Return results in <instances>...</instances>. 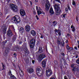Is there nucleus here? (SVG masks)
Masks as SVG:
<instances>
[{"label":"nucleus","mask_w":79,"mask_h":79,"mask_svg":"<svg viewBox=\"0 0 79 79\" xmlns=\"http://www.w3.org/2000/svg\"><path fill=\"white\" fill-rule=\"evenodd\" d=\"M50 7V4L48 0H46V3L45 4V10L47 11H48L49 10V8Z\"/></svg>","instance_id":"obj_6"},{"label":"nucleus","mask_w":79,"mask_h":79,"mask_svg":"<svg viewBox=\"0 0 79 79\" xmlns=\"http://www.w3.org/2000/svg\"><path fill=\"white\" fill-rule=\"evenodd\" d=\"M74 28V26L73 25H72L71 27V29H73V28Z\"/></svg>","instance_id":"obj_41"},{"label":"nucleus","mask_w":79,"mask_h":79,"mask_svg":"<svg viewBox=\"0 0 79 79\" xmlns=\"http://www.w3.org/2000/svg\"><path fill=\"white\" fill-rule=\"evenodd\" d=\"M19 73L20 76H24V73H23V72L21 70H20Z\"/></svg>","instance_id":"obj_24"},{"label":"nucleus","mask_w":79,"mask_h":79,"mask_svg":"<svg viewBox=\"0 0 79 79\" xmlns=\"http://www.w3.org/2000/svg\"><path fill=\"white\" fill-rule=\"evenodd\" d=\"M36 10H39V8H38V7L37 6H36Z\"/></svg>","instance_id":"obj_49"},{"label":"nucleus","mask_w":79,"mask_h":79,"mask_svg":"<svg viewBox=\"0 0 79 79\" xmlns=\"http://www.w3.org/2000/svg\"><path fill=\"white\" fill-rule=\"evenodd\" d=\"M62 15L63 16V18H64L66 16L65 15H66V14H62Z\"/></svg>","instance_id":"obj_40"},{"label":"nucleus","mask_w":79,"mask_h":79,"mask_svg":"<svg viewBox=\"0 0 79 79\" xmlns=\"http://www.w3.org/2000/svg\"><path fill=\"white\" fill-rule=\"evenodd\" d=\"M65 10L66 12L68 11V9L67 7L65 8Z\"/></svg>","instance_id":"obj_42"},{"label":"nucleus","mask_w":79,"mask_h":79,"mask_svg":"<svg viewBox=\"0 0 79 79\" xmlns=\"http://www.w3.org/2000/svg\"><path fill=\"white\" fill-rule=\"evenodd\" d=\"M31 34L33 36H35L36 35V32L34 30H32L31 31Z\"/></svg>","instance_id":"obj_20"},{"label":"nucleus","mask_w":79,"mask_h":79,"mask_svg":"<svg viewBox=\"0 0 79 79\" xmlns=\"http://www.w3.org/2000/svg\"><path fill=\"white\" fill-rule=\"evenodd\" d=\"M77 43H78V45H79V41H77Z\"/></svg>","instance_id":"obj_64"},{"label":"nucleus","mask_w":79,"mask_h":79,"mask_svg":"<svg viewBox=\"0 0 79 79\" xmlns=\"http://www.w3.org/2000/svg\"><path fill=\"white\" fill-rule=\"evenodd\" d=\"M52 24H53V26L55 27L57 24V22L56 21H55L52 22Z\"/></svg>","instance_id":"obj_26"},{"label":"nucleus","mask_w":79,"mask_h":79,"mask_svg":"<svg viewBox=\"0 0 79 79\" xmlns=\"http://www.w3.org/2000/svg\"><path fill=\"white\" fill-rule=\"evenodd\" d=\"M0 15H2V12H0Z\"/></svg>","instance_id":"obj_61"},{"label":"nucleus","mask_w":79,"mask_h":79,"mask_svg":"<svg viewBox=\"0 0 79 79\" xmlns=\"http://www.w3.org/2000/svg\"><path fill=\"white\" fill-rule=\"evenodd\" d=\"M9 17H10V16L8 15V16H7V17L6 18V19H8V18H9Z\"/></svg>","instance_id":"obj_58"},{"label":"nucleus","mask_w":79,"mask_h":79,"mask_svg":"<svg viewBox=\"0 0 79 79\" xmlns=\"http://www.w3.org/2000/svg\"><path fill=\"white\" fill-rule=\"evenodd\" d=\"M62 47H64V41H62Z\"/></svg>","instance_id":"obj_35"},{"label":"nucleus","mask_w":79,"mask_h":79,"mask_svg":"<svg viewBox=\"0 0 79 79\" xmlns=\"http://www.w3.org/2000/svg\"><path fill=\"white\" fill-rule=\"evenodd\" d=\"M7 35L9 37H11V36H12L13 34L12 33V32H11V30L9 29V30L7 31Z\"/></svg>","instance_id":"obj_11"},{"label":"nucleus","mask_w":79,"mask_h":79,"mask_svg":"<svg viewBox=\"0 0 79 79\" xmlns=\"http://www.w3.org/2000/svg\"><path fill=\"white\" fill-rule=\"evenodd\" d=\"M62 55H63V56H64V53H62Z\"/></svg>","instance_id":"obj_59"},{"label":"nucleus","mask_w":79,"mask_h":79,"mask_svg":"<svg viewBox=\"0 0 79 79\" xmlns=\"http://www.w3.org/2000/svg\"><path fill=\"white\" fill-rule=\"evenodd\" d=\"M68 8V10H69L70 11H71V8H70V7H69Z\"/></svg>","instance_id":"obj_52"},{"label":"nucleus","mask_w":79,"mask_h":79,"mask_svg":"<svg viewBox=\"0 0 79 79\" xmlns=\"http://www.w3.org/2000/svg\"><path fill=\"white\" fill-rule=\"evenodd\" d=\"M35 2H38V0H35Z\"/></svg>","instance_id":"obj_63"},{"label":"nucleus","mask_w":79,"mask_h":79,"mask_svg":"<svg viewBox=\"0 0 79 79\" xmlns=\"http://www.w3.org/2000/svg\"><path fill=\"white\" fill-rule=\"evenodd\" d=\"M1 63L2 64L3 68H5V64L3 63V62H2Z\"/></svg>","instance_id":"obj_30"},{"label":"nucleus","mask_w":79,"mask_h":79,"mask_svg":"<svg viewBox=\"0 0 79 79\" xmlns=\"http://www.w3.org/2000/svg\"><path fill=\"white\" fill-rule=\"evenodd\" d=\"M16 37H17V35H14L13 36L12 40L14 42H15V40H16Z\"/></svg>","instance_id":"obj_23"},{"label":"nucleus","mask_w":79,"mask_h":79,"mask_svg":"<svg viewBox=\"0 0 79 79\" xmlns=\"http://www.w3.org/2000/svg\"><path fill=\"white\" fill-rule=\"evenodd\" d=\"M14 57H16V56H17V55H16V53H15L14 54Z\"/></svg>","instance_id":"obj_44"},{"label":"nucleus","mask_w":79,"mask_h":79,"mask_svg":"<svg viewBox=\"0 0 79 79\" xmlns=\"http://www.w3.org/2000/svg\"><path fill=\"white\" fill-rule=\"evenodd\" d=\"M76 63L79 64V58H78L76 61Z\"/></svg>","instance_id":"obj_33"},{"label":"nucleus","mask_w":79,"mask_h":79,"mask_svg":"<svg viewBox=\"0 0 79 79\" xmlns=\"http://www.w3.org/2000/svg\"><path fill=\"white\" fill-rule=\"evenodd\" d=\"M46 58V54L44 53H42L39 56L38 60L39 61H42L43 59Z\"/></svg>","instance_id":"obj_4"},{"label":"nucleus","mask_w":79,"mask_h":79,"mask_svg":"<svg viewBox=\"0 0 79 79\" xmlns=\"http://www.w3.org/2000/svg\"><path fill=\"white\" fill-rule=\"evenodd\" d=\"M72 4L73 5H74L75 6L76 5V2L74 1V0L73 1Z\"/></svg>","instance_id":"obj_34"},{"label":"nucleus","mask_w":79,"mask_h":79,"mask_svg":"<svg viewBox=\"0 0 79 79\" xmlns=\"http://www.w3.org/2000/svg\"><path fill=\"white\" fill-rule=\"evenodd\" d=\"M76 71L77 72H79V68L78 67H77V68L76 67L75 71Z\"/></svg>","instance_id":"obj_29"},{"label":"nucleus","mask_w":79,"mask_h":79,"mask_svg":"<svg viewBox=\"0 0 79 79\" xmlns=\"http://www.w3.org/2000/svg\"><path fill=\"white\" fill-rule=\"evenodd\" d=\"M35 62V60H32V63H33V64H34Z\"/></svg>","instance_id":"obj_47"},{"label":"nucleus","mask_w":79,"mask_h":79,"mask_svg":"<svg viewBox=\"0 0 79 79\" xmlns=\"http://www.w3.org/2000/svg\"><path fill=\"white\" fill-rule=\"evenodd\" d=\"M20 13L21 15L22 16H25V15H26V12H25V11L23 9H21L20 10Z\"/></svg>","instance_id":"obj_10"},{"label":"nucleus","mask_w":79,"mask_h":79,"mask_svg":"<svg viewBox=\"0 0 79 79\" xmlns=\"http://www.w3.org/2000/svg\"><path fill=\"white\" fill-rule=\"evenodd\" d=\"M64 64L65 65H66V64H67V63H66V61H65V60L64 59Z\"/></svg>","instance_id":"obj_38"},{"label":"nucleus","mask_w":79,"mask_h":79,"mask_svg":"<svg viewBox=\"0 0 79 79\" xmlns=\"http://www.w3.org/2000/svg\"><path fill=\"white\" fill-rule=\"evenodd\" d=\"M10 7L12 9V10H13L14 12H17L18 10V7L14 4H13L11 5Z\"/></svg>","instance_id":"obj_5"},{"label":"nucleus","mask_w":79,"mask_h":79,"mask_svg":"<svg viewBox=\"0 0 79 79\" xmlns=\"http://www.w3.org/2000/svg\"><path fill=\"white\" fill-rule=\"evenodd\" d=\"M76 30V29H75V27H74L72 29V31L73 32H74Z\"/></svg>","instance_id":"obj_39"},{"label":"nucleus","mask_w":79,"mask_h":79,"mask_svg":"<svg viewBox=\"0 0 79 79\" xmlns=\"http://www.w3.org/2000/svg\"><path fill=\"white\" fill-rule=\"evenodd\" d=\"M36 17L37 18V20H38V19H39V18H38V16H37V15H36Z\"/></svg>","instance_id":"obj_53"},{"label":"nucleus","mask_w":79,"mask_h":79,"mask_svg":"<svg viewBox=\"0 0 79 79\" xmlns=\"http://www.w3.org/2000/svg\"><path fill=\"white\" fill-rule=\"evenodd\" d=\"M44 38V35H41L40 36V38L41 39H43Z\"/></svg>","instance_id":"obj_43"},{"label":"nucleus","mask_w":79,"mask_h":79,"mask_svg":"<svg viewBox=\"0 0 79 79\" xmlns=\"http://www.w3.org/2000/svg\"><path fill=\"white\" fill-rule=\"evenodd\" d=\"M9 50L10 49L9 48H7L6 49L5 53L4 54V55L5 56H8V53H9Z\"/></svg>","instance_id":"obj_12"},{"label":"nucleus","mask_w":79,"mask_h":79,"mask_svg":"<svg viewBox=\"0 0 79 79\" xmlns=\"http://www.w3.org/2000/svg\"><path fill=\"white\" fill-rule=\"evenodd\" d=\"M25 30L26 32H29L31 31V27L29 25H27L25 26Z\"/></svg>","instance_id":"obj_13"},{"label":"nucleus","mask_w":79,"mask_h":79,"mask_svg":"<svg viewBox=\"0 0 79 79\" xmlns=\"http://www.w3.org/2000/svg\"><path fill=\"white\" fill-rule=\"evenodd\" d=\"M54 9L56 11V15H60V14L61 13V10L60 7L56 4L54 5Z\"/></svg>","instance_id":"obj_2"},{"label":"nucleus","mask_w":79,"mask_h":79,"mask_svg":"<svg viewBox=\"0 0 79 79\" xmlns=\"http://www.w3.org/2000/svg\"><path fill=\"white\" fill-rule=\"evenodd\" d=\"M78 57V55H77L76 56V58H77Z\"/></svg>","instance_id":"obj_60"},{"label":"nucleus","mask_w":79,"mask_h":79,"mask_svg":"<svg viewBox=\"0 0 79 79\" xmlns=\"http://www.w3.org/2000/svg\"><path fill=\"white\" fill-rule=\"evenodd\" d=\"M42 65L43 68H45L46 65V62L45 60H43L42 62Z\"/></svg>","instance_id":"obj_19"},{"label":"nucleus","mask_w":79,"mask_h":79,"mask_svg":"<svg viewBox=\"0 0 79 79\" xmlns=\"http://www.w3.org/2000/svg\"><path fill=\"white\" fill-rule=\"evenodd\" d=\"M30 41H31V42H35V40L34 39H32L30 40Z\"/></svg>","instance_id":"obj_31"},{"label":"nucleus","mask_w":79,"mask_h":79,"mask_svg":"<svg viewBox=\"0 0 79 79\" xmlns=\"http://www.w3.org/2000/svg\"><path fill=\"white\" fill-rule=\"evenodd\" d=\"M36 74L39 77H40L44 74V71L41 68L38 67L36 69Z\"/></svg>","instance_id":"obj_3"},{"label":"nucleus","mask_w":79,"mask_h":79,"mask_svg":"<svg viewBox=\"0 0 79 79\" xmlns=\"http://www.w3.org/2000/svg\"><path fill=\"white\" fill-rule=\"evenodd\" d=\"M76 19H77V21H78V20H77V17H76Z\"/></svg>","instance_id":"obj_62"},{"label":"nucleus","mask_w":79,"mask_h":79,"mask_svg":"<svg viewBox=\"0 0 79 79\" xmlns=\"http://www.w3.org/2000/svg\"><path fill=\"white\" fill-rule=\"evenodd\" d=\"M55 32H56L58 33L59 35L60 36L61 35V30L58 29L57 30V29L55 30Z\"/></svg>","instance_id":"obj_17"},{"label":"nucleus","mask_w":79,"mask_h":79,"mask_svg":"<svg viewBox=\"0 0 79 79\" xmlns=\"http://www.w3.org/2000/svg\"><path fill=\"white\" fill-rule=\"evenodd\" d=\"M37 13H38V15H39L40 14L41 15V14H42V12L40 10L37 11Z\"/></svg>","instance_id":"obj_28"},{"label":"nucleus","mask_w":79,"mask_h":79,"mask_svg":"<svg viewBox=\"0 0 79 79\" xmlns=\"http://www.w3.org/2000/svg\"><path fill=\"white\" fill-rule=\"evenodd\" d=\"M8 74L9 75V76H10V77H12V76H14L11 74V70H9V72H8Z\"/></svg>","instance_id":"obj_25"},{"label":"nucleus","mask_w":79,"mask_h":79,"mask_svg":"<svg viewBox=\"0 0 79 79\" xmlns=\"http://www.w3.org/2000/svg\"><path fill=\"white\" fill-rule=\"evenodd\" d=\"M64 79H68V77H66V76H64Z\"/></svg>","instance_id":"obj_46"},{"label":"nucleus","mask_w":79,"mask_h":79,"mask_svg":"<svg viewBox=\"0 0 79 79\" xmlns=\"http://www.w3.org/2000/svg\"><path fill=\"white\" fill-rule=\"evenodd\" d=\"M26 53H28V50L27 49L26 50Z\"/></svg>","instance_id":"obj_57"},{"label":"nucleus","mask_w":79,"mask_h":79,"mask_svg":"<svg viewBox=\"0 0 79 79\" xmlns=\"http://www.w3.org/2000/svg\"><path fill=\"white\" fill-rule=\"evenodd\" d=\"M67 48L68 50H70V51H71V50H73V48L72 47H69V45H67Z\"/></svg>","instance_id":"obj_21"},{"label":"nucleus","mask_w":79,"mask_h":79,"mask_svg":"<svg viewBox=\"0 0 79 79\" xmlns=\"http://www.w3.org/2000/svg\"><path fill=\"white\" fill-rule=\"evenodd\" d=\"M22 43H23V42H22V41H19V44H22Z\"/></svg>","instance_id":"obj_54"},{"label":"nucleus","mask_w":79,"mask_h":79,"mask_svg":"<svg viewBox=\"0 0 79 79\" xmlns=\"http://www.w3.org/2000/svg\"><path fill=\"white\" fill-rule=\"evenodd\" d=\"M56 2H58V3H61V1H60V0H55Z\"/></svg>","instance_id":"obj_36"},{"label":"nucleus","mask_w":79,"mask_h":79,"mask_svg":"<svg viewBox=\"0 0 79 79\" xmlns=\"http://www.w3.org/2000/svg\"><path fill=\"white\" fill-rule=\"evenodd\" d=\"M68 40H67L65 41V43H68Z\"/></svg>","instance_id":"obj_56"},{"label":"nucleus","mask_w":79,"mask_h":79,"mask_svg":"<svg viewBox=\"0 0 79 79\" xmlns=\"http://www.w3.org/2000/svg\"><path fill=\"white\" fill-rule=\"evenodd\" d=\"M74 49L75 50H77V48L76 46L74 47Z\"/></svg>","instance_id":"obj_50"},{"label":"nucleus","mask_w":79,"mask_h":79,"mask_svg":"<svg viewBox=\"0 0 79 79\" xmlns=\"http://www.w3.org/2000/svg\"><path fill=\"white\" fill-rule=\"evenodd\" d=\"M49 13L52 15L54 14V11H53V10L52 7L50 8L49 10Z\"/></svg>","instance_id":"obj_18"},{"label":"nucleus","mask_w":79,"mask_h":79,"mask_svg":"<svg viewBox=\"0 0 79 79\" xmlns=\"http://www.w3.org/2000/svg\"><path fill=\"white\" fill-rule=\"evenodd\" d=\"M19 31H24V29L23 27H20L19 29Z\"/></svg>","instance_id":"obj_27"},{"label":"nucleus","mask_w":79,"mask_h":79,"mask_svg":"<svg viewBox=\"0 0 79 79\" xmlns=\"http://www.w3.org/2000/svg\"><path fill=\"white\" fill-rule=\"evenodd\" d=\"M6 42H7V40H6L4 42L3 41L2 42V44H5L6 43Z\"/></svg>","instance_id":"obj_37"},{"label":"nucleus","mask_w":79,"mask_h":79,"mask_svg":"<svg viewBox=\"0 0 79 79\" xmlns=\"http://www.w3.org/2000/svg\"><path fill=\"white\" fill-rule=\"evenodd\" d=\"M38 52L39 53H43V49L41 47H39Z\"/></svg>","instance_id":"obj_16"},{"label":"nucleus","mask_w":79,"mask_h":79,"mask_svg":"<svg viewBox=\"0 0 79 79\" xmlns=\"http://www.w3.org/2000/svg\"><path fill=\"white\" fill-rule=\"evenodd\" d=\"M29 2L30 3V4L31 5H32V1H30Z\"/></svg>","instance_id":"obj_45"},{"label":"nucleus","mask_w":79,"mask_h":79,"mask_svg":"<svg viewBox=\"0 0 79 79\" xmlns=\"http://www.w3.org/2000/svg\"><path fill=\"white\" fill-rule=\"evenodd\" d=\"M67 36H68L69 37V36H70V34H69V33H67Z\"/></svg>","instance_id":"obj_48"},{"label":"nucleus","mask_w":79,"mask_h":79,"mask_svg":"<svg viewBox=\"0 0 79 79\" xmlns=\"http://www.w3.org/2000/svg\"><path fill=\"white\" fill-rule=\"evenodd\" d=\"M35 43V42H34V41H30V48H34Z\"/></svg>","instance_id":"obj_9"},{"label":"nucleus","mask_w":79,"mask_h":79,"mask_svg":"<svg viewBox=\"0 0 79 79\" xmlns=\"http://www.w3.org/2000/svg\"><path fill=\"white\" fill-rule=\"evenodd\" d=\"M41 13L42 14H43V15H45V12H44V11H43L41 12Z\"/></svg>","instance_id":"obj_51"},{"label":"nucleus","mask_w":79,"mask_h":79,"mask_svg":"<svg viewBox=\"0 0 79 79\" xmlns=\"http://www.w3.org/2000/svg\"><path fill=\"white\" fill-rule=\"evenodd\" d=\"M27 71L28 73L31 74V73L34 72V70L32 68H28L27 69Z\"/></svg>","instance_id":"obj_14"},{"label":"nucleus","mask_w":79,"mask_h":79,"mask_svg":"<svg viewBox=\"0 0 79 79\" xmlns=\"http://www.w3.org/2000/svg\"><path fill=\"white\" fill-rule=\"evenodd\" d=\"M7 29V28L6 27H4V28H2V32H3V34H6Z\"/></svg>","instance_id":"obj_15"},{"label":"nucleus","mask_w":79,"mask_h":79,"mask_svg":"<svg viewBox=\"0 0 79 79\" xmlns=\"http://www.w3.org/2000/svg\"><path fill=\"white\" fill-rule=\"evenodd\" d=\"M78 66V65L76 64H71V68H73L72 69L73 71H76V68Z\"/></svg>","instance_id":"obj_8"},{"label":"nucleus","mask_w":79,"mask_h":79,"mask_svg":"<svg viewBox=\"0 0 79 79\" xmlns=\"http://www.w3.org/2000/svg\"><path fill=\"white\" fill-rule=\"evenodd\" d=\"M54 64L55 65H56V64H58V62L56 60H54Z\"/></svg>","instance_id":"obj_32"},{"label":"nucleus","mask_w":79,"mask_h":79,"mask_svg":"<svg viewBox=\"0 0 79 79\" xmlns=\"http://www.w3.org/2000/svg\"><path fill=\"white\" fill-rule=\"evenodd\" d=\"M21 21L20 17L18 15H15L14 17L12 18L11 19V21L13 23L18 24L20 23Z\"/></svg>","instance_id":"obj_1"},{"label":"nucleus","mask_w":79,"mask_h":79,"mask_svg":"<svg viewBox=\"0 0 79 79\" xmlns=\"http://www.w3.org/2000/svg\"><path fill=\"white\" fill-rule=\"evenodd\" d=\"M67 7L68 8V7H69V4H68L67 5Z\"/></svg>","instance_id":"obj_55"},{"label":"nucleus","mask_w":79,"mask_h":79,"mask_svg":"<svg viewBox=\"0 0 79 79\" xmlns=\"http://www.w3.org/2000/svg\"><path fill=\"white\" fill-rule=\"evenodd\" d=\"M57 44L58 45H60L61 44V39L60 38H58Z\"/></svg>","instance_id":"obj_22"},{"label":"nucleus","mask_w":79,"mask_h":79,"mask_svg":"<svg viewBox=\"0 0 79 79\" xmlns=\"http://www.w3.org/2000/svg\"><path fill=\"white\" fill-rule=\"evenodd\" d=\"M51 71H52V70L50 69H49L46 71V76H50V75L52 74V72Z\"/></svg>","instance_id":"obj_7"}]
</instances>
